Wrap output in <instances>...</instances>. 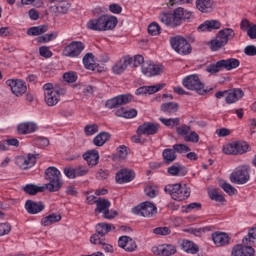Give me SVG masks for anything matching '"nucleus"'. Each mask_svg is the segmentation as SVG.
I'll return each mask as SVG.
<instances>
[{
    "mask_svg": "<svg viewBox=\"0 0 256 256\" xmlns=\"http://www.w3.org/2000/svg\"><path fill=\"white\" fill-rule=\"evenodd\" d=\"M155 235H171V229L169 227H158L153 230Z\"/></svg>",
    "mask_w": 256,
    "mask_h": 256,
    "instance_id": "680f3d73",
    "label": "nucleus"
},
{
    "mask_svg": "<svg viewBox=\"0 0 256 256\" xmlns=\"http://www.w3.org/2000/svg\"><path fill=\"white\" fill-rule=\"evenodd\" d=\"M135 179V172L130 169H121L116 173V183L123 185V183H131Z\"/></svg>",
    "mask_w": 256,
    "mask_h": 256,
    "instance_id": "dca6fc26",
    "label": "nucleus"
},
{
    "mask_svg": "<svg viewBox=\"0 0 256 256\" xmlns=\"http://www.w3.org/2000/svg\"><path fill=\"white\" fill-rule=\"evenodd\" d=\"M6 85L10 87L12 93L16 95V97H21L24 93H27V85L23 80H7Z\"/></svg>",
    "mask_w": 256,
    "mask_h": 256,
    "instance_id": "f8f14e48",
    "label": "nucleus"
},
{
    "mask_svg": "<svg viewBox=\"0 0 256 256\" xmlns=\"http://www.w3.org/2000/svg\"><path fill=\"white\" fill-rule=\"evenodd\" d=\"M222 63V69H226V71H232V69H237L241 62L237 58H229L226 60H220Z\"/></svg>",
    "mask_w": 256,
    "mask_h": 256,
    "instance_id": "2f4dec72",
    "label": "nucleus"
},
{
    "mask_svg": "<svg viewBox=\"0 0 256 256\" xmlns=\"http://www.w3.org/2000/svg\"><path fill=\"white\" fill-rule=\"evenodd\" d=\"M164 191L170 195L174 201H185V199L191 197V189L188 188L186 184H168L165 186Z\"/></svg>",
    "mask_w": 256,
    "mask_h": 256,
    "instance_id": "7ed1b4c3",
    "label": "nucleus"
},
{
    "mask_svg": "<svg viewBox=\"0 0 256 256\" xmlns=\"http://www.w3.org/2000/svg\"><path fill=\"white\" fill-rule=\"evenodd\" d=\"M219 187H221V189H223V191L229 195H235V193H237V189L231 184L227 183L225 180L219 181Z\"/></svg>",
    "mask_w": 256,
    "mask_h": 256,
    "instance_id": "c03bdc74",
    "label": "nucleus"
},
{
    "mask_svg": "<svg viewBox=\"0 0 256 256\" xmlns=\"http://www.w3.org/2000/svg\"><path fill=\"white\" fill-rule=\"evenodd\" d=\"M59 221H61V214L53 213L42 218L41 225H43V227H49L53 225V223H59Z\"/></svg>",
    "mask_w": 256,
    "mask_h": 256,
    "instance_id": "72a5a7b5",
    "label": "nucleus"
},
{
    "mask_svg": "<svg viewBox=\"0 0 256 256\" xmlns=\"http://www.w3.org/2000/svg\"><path fill=\"white\" fill-rule=\"evenodd\" d=\"M110 13H113L114 15H121L122 11H123V7H121V5L119 4H110L108 7Z\"/></svg>",
    "mask_w": 256,
    "mask_h": 256,
    "instance_id": "052dcab7",
    "label": "nucleus"
},
{
    "mask_svg": "<svg viewBox=\"0 0 256 256\" xmlns=\"http://www.w3.org/2000/svg\"><path fill=\"white\" fill-rule=\"evenodd\" d=\"M109 207H111V202L108 199L98 198L96 200L95 213H104V211L109 209Z\"/></svg>",
    "mask_w": 256,
    "mask_h": 256,
    "instance_id": "4c0bfd02",
    "label": "nucleus"
},
{
    "mask_svg": "<svg viewBox=\"0 0 256 256\" xmlns=\"http://www.w3.org/2000/svg\"><path fill=\"white\" fill-rule=\"evenodd\" d=\"M191 132V126L182 125L180 127L176 128V133L182 137H187L189 133Z\"/></svg>",
    "mask_w": 256,
    "mask_h": 256,
    "instance_id": "6e6d98bb",
    "label": "nucleus"
},
{
    "mask_svg": "<svg viewBox=\"0 0 256 256\" xmlns=\"http://www.w3.org/2000/svg\"><path fill=\"white\" fill-rule=\"evenodd\" d=\"M159 121L163 123L166 127H170L173 129V127H177L181 124L180 118H159Z\"/></svg>",
    "mask_w": 256,
    "mask_h": 256,
    "instance_id": "79ce46f5",
    "label": "nucleus"
},
{
    "mask_svg": "<svg viewBox=\"0 0 256 256\" xmlns=\"http://www.w3.org/2000/svg\"><path fill=\"white\" fill-rule=\"evenodd\" d=\"M160 125L157 123L144 122L137 129V135H157Z\"/></svg>",
    "mask_w": 256,
    "mask_h": 256,
    "instance_id": "4468645a",
    "label": "nucleus"
},
{
    "mask_svg": "<svg viewBox=\"0 0 256 256\" xmlns=\"http://www.w3.org/2000/svg\"><path fill=\"white\" fill-rule=\"evenodd\" d=\"M213 29H221V22L218 20H206L198 27V31H213Z\"/></svg>",
    "mask_w": 256,
    "mask_h": 256,
    "instance_id": "c85d7f7f",
    "label": "nucleus"
},
{
    "mask_svg": "<svg viewBox=\"0 0 256 256\" xmlns=\"http://www.w3.org/2000/svg\"><path fill=\"white\" fill-rule=\"evenodd\" d=\"M85 49V44L81 41H73L68 46L64 48L63 55L64 57H79Z\"/></svg>",
    "mask_w": 256,
    "mask_h": 256,
    "instance_id": "9d476101",
    "label": "nucleus"
},
{
    "mask_svg": "<svg viewBox=\"0 0 256 256\" xmlns=\"http://www.w3.org/2000/svg\"><path fill=\"white\" fill-rule=\"evenodd\" d=\"M162 157L166 165H171L177 159V154L174 149H164Z\"/></svg>",
    "mask_w": 256,
    "mask_h": 256,
    "instance_id": "e433bc0d",
    "label": "nucleus"
},
{
    "mask_svg": "<svg viewBox=\"0 0 256 256\" xmlns=\"http://www.w3.org/2000/svg\"><path fill=\"white\" fill-rule=\"evenodd\" d=\"M102 31H113L117 27V17L111 15H101Z\"/></svg>",
    "mask_w": 256,
    "mask_h": 256,
    "instance_id": "f3484780",
    "label": "nucleus"
},
{
    "mask_svg": "<svg viewBox=\"0 0 256 256\" xmlns=\"http://www.w3.org/2000/svg\"><path fill=\"white\" fill-rule=\"evenodd\" d=\"M169 175L172 177H185L187 175V167L181 163H175L167 169Z\"/></svg>",
    "mask_w": 256,
    "mask_h": 256,
    "instance_id": "a878e982",
    "label": "nucleus"
},
{
    "mask_svg": "<svg viewBox=\"0 0 256 256\" xmlns=\"http://www.w3.org/2000/svg\"><path fill=\"white\" fill-rule=\"evenodd\" d=\"M148 33L149 35H159L161 33V26H159V24H157L156 22L151 23L148 26Z\"/></svg>",
    "mask_w": 256,
    "mask_h": 256,
    "instance_id": "603ef678",
    "label": "nucleus"
},
{
    "mask_svg": "<svg viewBox=\"0 0 256 256\" xmlns=\"http://www.w3.org/2000/svg\"><path fill=\"white\" fill-rule=\"evenodd\" d=\"M83 159L88 163V167L99 165V151L92 149L83 154Z\"/></svg>",
    "mask_w": 256,
    "mask_h": 256,
    "instance_id": "4be33fe9",
    "label": "nucleus"
},
{
    "mask_svg": "<svg viewBox=\"0 0 256 256\" xmlns=\"http://www.w3.org/2000/svg\"><path fill=\"white\" fill-rule=\"evenodd\" d=\"M165 87V84H156L153 86H142L136 90V95H153L161 91Z\"/></svg>",
    "mask_w": 256,
    "mask_h": 256,
    "instance_id": "393cba45",
    "label": "nucleus"
},
{
    "mask_svg": "<svg viewBox=\"0 0 256 256\" xmlns=\"http://www.w3.org/2000/svg\"><path fill=\"white\" fill-rule=\"evenodd\" d=\"M184 141L187 143H199V134H197L195 131H192L190 134L184 137Z\"/></svg>",
    "mask_w": 256,
    "mask_h": 256,
    "instance_id": "5fc2aeb1",
    "label": "nucleus"
},
{
    "mask_svg": "<svg viewBox=\"0 0 256 256\" xmlns=\"http://www.w3.org/2000/svg\"><path fill=\"white\" fill-rule=\"evenodd\" d=\"M35 143L36 145H38L39 147H49V139L45 138V137H38L35 138Z\"/></svg>",
    "mask_w": 256,
    "mask_h": 256,
    "instance_id": "774afa93",
    "label": "nucleus"
},
{
    "mask_svg": "<svg viewBox=\"0 0 256 256\" xmlns=\"http://www.w3.org/2000/svg\"><path fill=\"white\" fill-rule=\"evenodd\" d=\"M165 67L161 64H151V63H144L142 65V73L146 77H155V75H161L163 73Z\"/></svg>",
    "mask_w": 256,
    "mask_h": 256,
    "instance_id": "ddd939ff",
    "label": "nucleus"
},
{
    "mask_svg": "<svg viewBox=\"0 0 256 256\" xmlns=\"http://www.w3.org/2000/svg\"><path fill=\"white\" fill-rule=\"evenodd\" d=\"M22 189L27 195H37L38 193H43V191H45L44 186H37L35 184H26Z\"/></svg>",
    "mask_w": 256,
    "mask_h": 256,
    "instance_id": "473e14b6",
    "label": "nucleus"
},
{
    "mask_svg": "<svg viewBox=\"0 0 256 256\" xmlns=\"http://www.w3.org/2000/svg\"><path fill=\"white\" fill-rule=\"evenodd\" d=\"M39 157V154H28L27 156H18L16 157V165L20 169H31L36 163L37 159Z\"/></svg>",
    "mask_w": 256,
    "mask_h": 256,
    "instance_id": "9b49d317",
    "label": "nucleus"
},
{
    "mask_svg": "<svg viewBox=\"0 0 256 256\" xmlns=\"http://www.w3.org/2000/svg\"><path fill=\"white\" fill-rule=\"evenodd\" d=\"M111 229L115 230V226L107 223H99L96 226V233H98V235H100L101 237H105V235H107V233H109Z\"/></svg>",
    "mask_w": 256,
    "mask_h": 256,
    "instance_id": "58836bf2",
    "label": "nucleus"
},
{
    "mask_svg": "<svg viewBox=\"0 0 256 256\" xmlns=\"http://www.w3.org/2000/svg\"><path fill=\"white\" fill-rule=\"evenodd\" d=\"M215 2L213 0H196V9L201 13H211Z\"/></svg>",
    "mask_w": 256,
    "mask_h": 256,
    "instance_id": "bb28decb",
    "label": "nucleus"
},
{
    "mask_svg": "<svg viewBox=\"0 0 256 256\" xmlns=\"http://www.w3.org/2000/svg\"><path fill=\"white\" fill-rule=\"evenodd\" d=\"M45 103L48 107H54V105L59 103V96H57V92L45 93Z\"/></svg>",
    "mask_w": 256,
    "mask_h": 256,
    "instance_id": "a19ab883",
    "label": "nucleus"
},
{
    "mask_svg": "<svg viewBox=\"0 0 256 256\" xmlns=\"http://www.w3.org/2000/svg\"><path fill=\"white\" fill-rule=\"evenodd\" d=\"M84 133L87 136L95 135V133H99V126L97 124H89L84 128Z\"/></svg>",
    "mask_w": 256,
    "mask_h": 256,
    "instance_id": "3c124183",
    "label": "nucleus"
},
{
    "mask_svg": "<svg viewBox=\"0 0 256 256\" xmlns=\"http://www.w3.org/2000/svg\"><path fill=\"white\" fill-rule=\"evenodd\" d=\"M117 215H119L117 210H109V208L103 212L104 219H115Z\"/></svg>",
    "mask_w": 256,
    "mask_h": 256,
    "instance_id": "e2e57ef3",
    "label": "nucleus"
},
{
    "mask_svg": "<svg viewBox=\"0 0 256 256\" xmlns=\"http://www.w3.org/2000/svg\"><path fill=\"white\" fill-rule=\"evenodd\" d=\"M160 110L166 115H174V113H177V111H179V104L177 102L163 103L160 106Z\"/></svg>",
    "mask_w": 256,
    "mask_h": 256,
    "instance_id": "c756f323",
    "label": "nucleus"
},
{
    "mask_svg": "<svg viewBox=\"0 0 256 256\" xmlns=\"http://www.w3.org/2000/svg\"><path fill=\"white\" fill-rule=\"evenodd\" d=\"M228 95L226 96V103L228 105H231L233 103H237L239 99H243L245 97V92L241 88H234L232 90H229Z\"/></svg>",
    "mask_w": 256,
    "mask_h": 256,
    "instance_id": "412c9836",
    "label": "nucleus"
},
{
    "mask_svg": "<svg viewBox=\"0 0 256 256\" xmlns=\"http://www.w3.org/2000/svg\"><path fill=\"white\" fill-rule=\"evenodd\" d=\"M64 81L66 83H75L77 81V73L76 72H66L63 75Z\"/></svg>",
    "mask_w": 256,
    "mask_h": 256,
    "instance_id": "13d9d810",
    "label": "nucleus"
},
{
    "mask_svg": "<svg viewBox=\"0 0 256 256\" xmlns=\"http://www.w3.org/2000/svg\"><path fill=\"white\" fill-rule=\"evenodd\" d=\"M132 213L134 215H140V217H153L157 215V206L151 202H143L132 208Z\"/></svg>",
    "mask_w": 256,
    "mask_h": 256,
    "instance_id": "6e6552de",
    "label": "nucleus"
},
{
    "mask_svg": "<svg viewBox=\"0 0 256 256\" xmlns=\"http://www.w3.org/2000/svg\"><path fill=\"white\" fill-rule=\"evenodd\" d=\"M223 153H225V155H237L235 150V142L224 145Z\"/></svg>",
    "mask_w": 256,
    "mask_h": 256,
    "instance_id": "864d4df0",
    "label": "nucleus"
},
{
    "mask_svg": "<svg viewBox=\"0 0 256 256\" xmlns=\"http://www.w3.org/2000/svg\"><path fill=\"white\" fill-rule=\"evenodd\" d=\"M209 197L212 201H217L218 203H223L225 202V197L223 196V194L219 193V190L217 189H213L210 193H209Z\"/></svg>",
    "mask_w": 256,
    "mask_h": 256,
    "instance_id": "09e8293b",
    "label": "nucleus"
},
{
    "mask_svg": "<svg viewBox=\"0 0 256 256\" xmlns=\"http://www.w3.org/2000/svg\"><path fill=\"white\" fill-rule=\"evenodd\" d=\"M49 31L48 25L34 26L27 30V35L30 37H38V35H43Z\"/></svg>",
    "mask_w": 256,
    "mask_h": 256,
    "instance_id": "7c9ffc66",
    "label": "nucleus"
},
{
    "mask_svg": "<svg viewBox=\"0 0 256 256\" xmlns=\"http://www.w3.org/2000/svg\"><path fill=\"white\" fill-rule=\"evenodd\" d=\"M11 233V224L9 223H0V237L4 235H9Z\"/></svg>",
    "mask_w": 256,
    "mask_h": 256,
    "instance_id": "bf43d9fd",
    "label": "nucleus"
},
{
    "mask_svg": "<svg viewBox=\"0 0 256 256\" xmlns=\"http://www.w3.org/2000/svg\"><path fill=\"white\" fill-rule=\"evenodd\" d=\"M250 167L247 165L238 166L234 172L230 175L231 183H236V185H245L251 179L249 175Z\"/></svg>",
    "mask_w": 256,
    "mask_h": 256,
    "instance_id": "423d86ee",
    "label": "nucleus"
},
{
    "mask_svg": "<svg viewBox=\"0 0 256 256\" xmlns=\"http://www.w3.org/2000/svg\"><path fill=\"white\" fill-rule=\"evenodd\" d=\"M39 53L41 57H45L46 59H49V57H53V52H51V50H49V48L46 46L40 47Z\"/></svg>",
    "mask_w": 256,
    "mask_h": 256,
    "instance_id": "0e129e2a",
    "label": "nucleus"
},
{
    "mask_svg": "<svg viewBox=\"0 0 256 256\" xmlns=\"http://www.w3.org/2000/svg\"><path fill=\"white\" fill-rule=\"evenodd\" d=\"M83 65L86 69L93 71L95 69V55L93 53H87L83 57Z\"/></svg>",
    "mask_w": 256,
    "mask_h": 256,
    "instance_id": "ea45409f",
    "label": "nucleus"
},
{
    "mask_svg": "<svg viewBox=\"0 0 256 256\" xmlns=\"http://www.w3.org/2000/svg\"><path fill=\"white\" fill-rule=\"evenodd\" d=\"M231 256H255V249L246 244H237L232 248Z\"/></svg>",
    "mask_w": 256,
    "mask_h": 256,
    "instance_id": "2eb2a0df",
    "label": "nucleus"
},
{
    "mask_svg": "<svg viewBox=\"0 0 256 256\" xmlns=\"http://www.w3.org/2000/svg\"><path fill=\"white\" fill-rule=\"evenodd\" d=\"M25 209L29 215H37V213H41L45 209V204L41 201L27 200L25 202Z\"/></svg>",
    "mask_w": 256,
    "mask_h": 256,
    "instance_id": "a211bd4d",
    "label": "nucleus"
},
{
    "mask_svg": "<svg viewBox=\"0 0 256 256\" xmlns=\"http://www.w3.org/2000/svg\"><path fill=\"white\" fill-rule=\"evenodd\" d=\"M235 38V31L231 28H224L218 32L215 39L210 41V47L212 51H219L222 47H225L231 39Z\"/></svg>",
    "mask_w": 256,
    "mask_h": 256,
    "instance_id": "20e7f679",
    "label": "nucleus"
},
{
    "mask_svg": "<svg viewBox=\"0 0 256 256\" xmlns=\"http://www.w3.org/2000/svg\"><path fill=\"white\" fill-rule=\"evenodd\" d=\"M244 53L248 57H255L256 55V46L255 45H248L244 48Z\"/></svg>",
    "mask_w": 256,
    "mask_h": 256,
    "instance_id": "338daca9",
    "label": "nucleus"
},
{
    "mask_svg": "<svg viewBox=\"0 0 256 256\" xmlns=\"http://www.w3.org/2000/svg\"><path fill=\"white\" fill-rule=\"evenodd\" d=\"M181 249H183L185 253H190L191 255H197V253H199V246L190 240H183Z\"/></svg>",
    "mask_w": 256,
    "mask_h": 256,
    "instance_id": "cd10ccee",
    "label": "nucleus"
},
{
    "mask_svg": "<svg viewBox=\"0 0 256 256\" xmlns=\"http://www.w3.org/2000/svg\"><path fill=\"white\" fill-rule=\"evenodd\" d=\"M182 85L189 91H195L198 95H207L208 89H205V84L201 82L199 75L191 74L183 78Z\"/></svg>",
    "mask_w": 256,
    "mask_h": 256,
    "instance_id": "39448f33",
    "label": "nucleus"
},
{
    "mask_svg": "<svg viewBox=\"0 0 256 256\" xmlns=\"http://www.w3.org/2000/svg\"><path fill=\"white\" fill-rule=\"evenodd\" d=\"M173 150L175 153H189L191 151V148L185 144H175L173 145Z\"/></svg>",
    "mask_w": 256,
    "mask_h": 256,
    "instance_id": "4d7b16f0",
    "label": "nucleus"
},
{
    "mask_svg": "<svg viewBox=\"0 0 256 256\" xmlns=\"http://www.w3.org/2000/svg\"><path fill=\"white\" fill-rule=\"evenodd\" d=\"M57 32H51L50 34H45L37 38L39 43H49V41H53V39H57Z\"/></svg>",
    "mask_w": 256,
    "mask_h": 256,
    "instance_id": "8fccbe9b",
    "label": "nucleus"
},
{
    "mask_svg": "<svg viewBox=\"0 0 256 256\" xmlns=\"http://www.w3.org/2000/svg\"><path fill=\"white\" fill-rule=\"evenodd\" d=\"M86 29H89L90 31L103 32V28L101 24V16H99L98 18H93L89 20L86 24Z\"/></svg>",
    "mask_w": 256,
    "mask_h": 256,
    "instance_id": "c9c22d12",
    "label": "nucleus"
},
{
    "mask_svg": "<svg viewBox=\"0 0 256 256\" xmlns=\"http://www.w3.org/2000/svg\"><path fill=\"white\" fill-rule=\"evenodd\" d=\"M234 147L236 155H243L244 153H247V151H249V144H247V142H234Z\"/></svg>",
    "mask_w": 256,
    "mask_h": 256,
    "instance_id": "37998d69",
    "label": "nucleus"
},
{
    "mask_svg": "<svg viewBox=\"0 0 256 256\" xmlns=\"http://www.w3.org/2000/svg\"><path fill=\"white\" fill-rule=\"evenodd\" d=\"M69 9H71V3H69V0H66L60 4H55L54 6H51L49 8V11L57 17L59 15H65L69 12Z\"/></svg>",
    "mask_w": 256,
    "mask_h": 256,
    "instance_id": "aec40b11",
    "label": "nucleus"
},
{
    "mask_svg": "<svg viewBox=\"0 0 256 256\" xmlns=\"http://www.w3.org/2000/svg\"><path fill=\"white\" fill-rule=\"evenodd\" d=\"M131 63H133V58L124 56L113 66V73H115V75H121Z\"/></svg>",
    "mask_w": 256,
    "mask_h": 256,
    "instance_id": "6ab92c4d",
    "label": "nucleus"
},
{
    "mask_svg": "<svg viewBox=\"0 0 256 256\" xmlns=\"http://www.w3.org/2000/svg\"><path fill=\"white\" fill-rule=\"evenodd\" d=\"M177 253V248L171 244L162 245V256H171Z\"/></svg>",
    "mask_w": 256,
    "mask_h": 256,
    "instance_id": "49530a36",
    "label": "nucleus"
},
{
    "mask_svg": "<svg viewBox=\"0 0 256 256\" xmlns=\"http://www.w3.org/2000/svg\"><path fill=\"white\" fill-rule=\"evenodd\" d=\"M207 73H211V75H215V73H219V71H223V64L220 61H217L215 64H210L206 67Z\"/></svg>",
    "mask_w": 256,
    "mask_h": 256,
    "instance_id": "a18cd8bd",
    "label": "nucleus"
},
{
    "mask_svg": "<svg viewBox=\"0 0 256 256\" xmlns=\"http://www.w3.org/2000/svg\"><path fill=\"white\" fill-rule=\"evenodd\" d=\"M45 179L49 181L48 184H45V188L50 193H55L63 187V180H61V171L56 167H48L45 170Z\"/></svg>",
    "mask_w": 256,
    "mask_h": 256,
    "instance_id": "f03ea898",
    "label": "nucleus"
},
{
    "mask_svg": "<svg viewBox=\"0 0 256 256\" xmlns=\"http://www.w3.org/2000/svg\"><path fill=\"white\" fill-rule=\"evenodd\" d=\"M191 17H193V12L183 7H178L174 9L173 13H160L159 20L167 27H179L183 21H189Z\"/></svg>",
    "mask_w": 256,
    "mask_h": 256,
    "instance_id": "f257e3e1",
    "label": "nucleus"
},
{
    "mask_svg": "<svg viewBox=\"0 0 256 256\" xmlns=\"http://www.w3.org/2000/svg\"><path fill=\"white\" fill-rule=\"evenodd\" d=\"M124 249L125 251L133 252L137 249V243L131 237H128V242Z\"/></svg>",
    "mask_w": 256,
    "mask_h": 256,
    "instance_id": "69168bd1",
    "label": "nucleus"
},
{
    "mask_svg": "<svg viewBox=\"0 0 256 256\" xmlns=\"http://www.w3.org/2000/svg\"><path fill=\"white\" fill-rule=\"evenodd\" d=\"M131 101H133V96L131 94H122L107 100L105 107H107V109H117V107L127 105V103H131Z\"/></svg>",
    "mask_w": 256,
    "mask_h": 256,
    "instance_id": "1a4fd4ad",
    "label": "nucleus"
},
{
    "mask_svg": "<svg viewBox=\"0 0 256 256\" xmlns=\"http://www.w3.org/2000/svg\"><path fill=\"white\" fill-rule=\"evenodd\" d=\"M111 139V134L108 132H100L94 139L93 143L96 145V147H103L107 141Z\"/></svg>",
    "mask_w": 256,
    "mask_h": 256,
    "instance_id": "f704fd0d",
    "label": "nucleus"
},
{
    "mask_svg": "<svg viewBox=\"0 0 256 256\" xmlns=\"http://www.w3.org/2000/svg\"><path fill=\"white\" fill-rule=\"evenodd\" d=\"M212 240L216 247H225V245H229L230 238L225 232H214L212 233Z\"/></svg>",
    "mask_w": 256,
    "mask_h": 256,
    "instance_id": "5701e85b",
    "label": "nucleus"
},
{
    "mask_svg": "<svg viewBox=\"0 0 256 256\" xmlns=\"http://www.w3.org/2000/svg\"><path fill=\"white\" fill-rule=\"evenodd\" d=\"M171 47L179 53V55H189L191 53L192 48L191 44L187 42V40L181 36H176L170 39Z\"/></svg>",
    "mask_w": 256,
    "mask_h": 256,
    "instance_id": "0eeeda50",
    "label": "nucleus"
},
{
    "mask_svg": "<svg viewBox=\"0 0 256 256\" xmlns=\"http://www.w3.org/2000/svg\"><path fill=\"white\" fill-rule=\"evenodd\" d=\"M38 127L35 122H24L20 123L17 127V131L19 135H29L31 133H35Z\"/></svg>",
    "mask_w": 256,
    "mask_h": 256,
    "instance_id": "b1692460",
    "label": "nucleus"
},
{
    "mask_svg": "<svg viewBox=\"0 0 256 256\" xmlns=\"http://www.w3.org/2000/svg\"><path fill=\"white\" fill-rule=\"evenodd\" d=\"M256 239V227L250 228L248 235L245 236L242 240L244 245H251V242Z\"/></svg>",
    "mask_w": 256,
    "mask_h": 256,
    "instance_id": "de8ad7c7",
    "label": "nucleus"
}]
</instances>
